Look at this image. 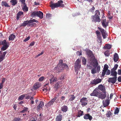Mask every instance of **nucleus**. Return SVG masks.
I'll return each mask as SVG.
<instances>
[{"instance_id":"1","label":"nucleus","mask_w":121,"mask_h":121,"mask_svg":"<svg viewBox=\"0 0 121 121\" xmlns=\"http://www.w3.org/2000/svg\"><path fill=\"white\" fill-rule=\"evenodd\" d=\"M92 65L94 67L91 70V73L92 74H95L99 71L100 67L99 66H98V63L96 60H94V62H93V64Z\"/></svg>"},{"instance_id":"2","label":"nucleus","mask_w":121,"mask_h":121,"mask_svg":"<svg viewBox=\"0 0 121 121\" xmlns=\"http://www.w3.org/2000/svg\"><path fill=\"white\" fill-rule=\"evenodd\" d=\"M63 1H62L60 0L58 1L56 3L51 4L50 6L52 9H54L55 8L59 7H63L65 6L64 4H63Z\"/></svg>"},{"instance_id":"3","label":"nucleus","mask_w":121,"mask_h":121,"mask_svg":"<svg viewBox=\"0 0 121 121\" xmlns=\"http://www.w3.org/2000/svg\"><path fill=\"white\" fill-rule=\"evenodd\" d=\"M31 14V16L32 17L37 16L41 19L43 17V13L40 11L37 12L34 11L32 12Z\"/></svg>"},{"instance_id":"4","label":"nucleus","mask_w":121,"mask_h":121,"mask_svg":"<svg viewBox=\"0 0 121 121\" xmlns=\"http://www.w3.org/2000/svg\"><path fill=\"white\" fill-rule=\"evenodd\" d=\"M96 12L95 15L93 16V20L92 21L95 22H99L100 21V19L99 18V16L98 15V14H99V11H97Z\"/></svg>"},{"instance_id":"5","label":"nucleus","mask_w":121,"mask_h":121,"mask_svg":"<svg viewBox=\"0 0 121 121\" xmlns=\"http://www.w3.org/2000/svg\"><path fill=\"white\" fill-rule=\"evenodd\" d=\"M81 60L79 59H78L75 61L74 64V67L76 71L78 70L80 67L81 65L80 64Z\"/></svg>"},{"instance_id":"6","label":"nucleus","mask_w":121,"mask_h":121,"mask_svg":"<svg viewBox=\"0 0 121 121\" xmlns=\"http://www.w3.org/2000/svg\"><path fill=\"white\" fill-rule=\"evenodd\" d=\"M68 67V65L66 64H64L62 65H59L58 66V65L56 69L58 70V72H60L62 70L64 69V68H67Z\"/></svg>"},{"instance_id":"7","label":"nucleus","mask_w":121,"mask_h":121,"mask_svg":"<svg viewBox=\"0 0 121 121\" xmlns=\"http://www.w3.org/2000/svg\"><path fill=\"white\" fill-rule=\"evenodd\" d=\"M35 22L37 23L38 22L35 19L30 20L27 21V26L30 27L34 26L35 24V23L33 22Z\"/></svg>"},{"instance_id":"8","label":"nucleus","mask_w":121,"mask_h":121,"mask_svg":"<svg viewBox=\"0 0 121 121\" xmlns=\"http://www.w3.org/2000/svg\"><path fill=\"white\" fill-rule=\"evenodd\" d=\"M98 28L101 33L103 38L104 39L107 36V35L106 33L105 30L104 29H101L99 27H98Z\"/></svg>"},{"instance_id":"9","label":"nucleus","mask_w":121,"mask_h":121,"mask_svg":"<svg viewBox=\"0 0 121 121\" xmlns=\"http://www.w3.org/2000/svg\"><path fill=\"white\" fill-rule=\"evenodd\" d=\"M117 76L113 78H110L108 79V81L109 82H111L113 84H114L117 81Z\"/></svg>"},{"instance_id":"10","label":"nucleus","mask_w":121,"mask_h":121,"mask_svg":"<svg viewBox=\"0 0 121 121\" xmlns=\"http://www.w3.org/2000/svg\"><path fill=\"white\" fill-rule=\"evenodd\" d=\"M101 81V79H95L93 80L91 83L92 84L96 85L100 82Z\"/></svg>"},{"instance_id":"11","label":"nucleus","mask_w":121,"mask_h":121,"mask_svg":"<svg viewBox=\"0 0 121 121\" xmlns=\"http://www.w3.org/2000/svg\"><path fill=\"white\" fill-rule=\"evenodd\" d=\"M84 118L86 120L89 119L90 121H91L92 119V117L89 114H86L84 116Z\"/></svg>"},{"instance_id":"12","label":"nucleus","mask_w":121,"mask_h":121,"mask_svg":"<svg viewBox=\"0 0 121 121\" xmlns=\"http://www.w3.org/2000/svg\"><path fill=\"white\" fill-rule=\"evenodd\" d=\"M87 98H86L83 97L80 100V102L81 103L82 105L85 106L87 105V103L85 102L86 101Z\"/></svg>"},{"instance_id":"13","label":"nucleus","mask_w":121,"mask_h":121,"mask_svg":"<svg viewBox=\"0 0 121 121\" xmlns=\"http://www.w3.org/2000/svg\"><path fill=\"white\" fill-rule=\"evenodd\" d=\"M99 93L95 90L93 91L92 93L90 95L91 96H95L98 97Z\"/></svg>"},{"instance_id":"14","label":"nucleus","mask_w":121,"mask_h":121,"mask_svg":"<svg viewBox=\"0 0 121 121\" xmlns=\"http://www.w3.org/2000/svg\"><path fill=\"white\" fill-rule=\"evenodd\" d=\"M106 96V93L104 92L103 93H99V94L98 96V97L103 99H104Z\"/></svg>"},{"instance_id":"15","label":"nucleus","mask_w":121,"mask_h":121,"mask_svg":"<svg viewBox=\"0 0 121 121\" xmlns=\"http://www.w3.org/2000/svg\"><path fill=\"white\" fill-rule=\"evenodd\" d=\"M40 86V84L39 83H36L34 85L33 88L34 90H36L39 88Z\"/></svg>"},{"instance_id":"16","label":"nucleus","mask_w":121,"mask_h":121,"mask_svg":"<svg viewBox=\"0 0 121 121\" xmlns=\"http://www.w3.org/2000/svg\"><path fill=\"white\" fill-rule=\"evenodd\" d=\"M6 53V52H4L2 55L0 56V62L3 61L4 59Z\"/></svg>"},{"instance_id":"17","label":"nucleus","mask_w":121,"mask_h":121,"mask_svg":"<svg viewBox=\"0 0 121 121\" xmlns=\"http://www.w3.org/2000/svg\"><path fill=\"white\" fill-rule=\"evenodd\" d=\"M119 56L118 54L115 53L113 57V60L115 62L117 61L119 59Z\"/></svg>"},{"instance_id":"18","label":"nucleus","mask_w":121,"mask_h":121,"mask_svg":"<svg viewBox=\"0 0 121 121\" xmlns=\"http://www.w3.org/2000/svg\"><path fill=\"white\" fill-rule=\"evenodd\" d=\"M52 78L50 79V83H52L53 82H56L57 80V79L55 77H54L53 75L51 76Z\"/></svg>"},{"instance_id":"19","label":"nucleus","mask_w":121,"mask_h":121,"mask_svg":"<svg viewBox=\"0 0 121 121\" xmlns=\"http://www.w3.org/2000/svg\"><path fill=\"white\" fill-rule=\"evenodd\" d=\"M98 89L101 91L104 92L105 91V86L102 84L99 85L98 86Z\"/></svg>"},{"instance_id":"20","label":"nucleus","mask_w":121,"mask_h":121,"mask_svg":"<svg viewBox=\"0 0 121 121\" xmlns=\"http://www.w3.org/2000/svg\"><path fill=\"white\" fill-rule=\"evenodd\" d=\"M57 97H55L54 98L52 99L48 103V105H52L54 102L55 101Z\"/></svg>"},{"instance_id":"21","label":"nucleus","mask_w":121,"mask_h":121,"mask_svg":"<svg viewBox=\"0 0 121 121\" xmlns=\"http://www.w3.org/2000/svg\"><path fill=\"white\" fill-rule=\"evenodd\" d=\"M62 116L61 114H59L56 118V121H61L62 120Z\"/></svg>"},{"instance_id":"22","label":"nucleus","mask_w":121,"mask_h":121,"mask_svg":"<svg viewBox=\"0 0 121 121\" xmlns=\"http://www.w3.org/2000/svg\"><path fill=\"white\" fill-rule=\"evenodd\" d=\"M103 104L104 106H108L109 104V100H106L103 101Z\"/></svg>"},{"instance_id":"23","label":"nucleus","mask_w":121,"mask_h":121,"mask_svg":"<svg viewBox=\"0 0 121 121\" xmlns=\"http://www.w3.org/2000/svg\"><path fill=\"white\" fill-rule=\"evenodd\" d=\"M1 4L2 6H4L5 7H10V6L8 4L6 1H2L1 3Z\"/></svg>"},{"instance_id":"24","label":"nucleus","mask_w":121,"mask_h":121,"mask_svg":"<svg viewBox=\"0 0 121 121\" xmlns=\"http://www.w3.org/2000/svg\"><path fill=\"white\" fill-rule=\"evenodd\" d=\"M2 45L4 46H9V43L7 42L6 40H4L2 42Z\"/></svg>"},{"instance_id":"25","label":"nucleus","mask_w":121,"mask_h":121,"mask_svg":"<svg viewBox=\"0 0 121 121\" xmlns=\"http://www.w3.org/2000/svg\"><path fill=\"white\" fill-rule=\"evenodd\" d=\"M23 13L22 12H19L17 14V19L18 20L20 16L23 15Z\"/></svg>"},{"instance_id":"26","label":"nucleus","mask_w":121,"mask_h":121,"mask_svg":"<svg viewBox=\"0 0 121 121\" xmlns=\"http://www.w3.org/2000/svg\"><path fill=\"white\" fill-rule=\"evenodd\" d=\"M117 73L115 71L113 70V69H112L111 70V75L114 77L116 76Z\"/></svg>"},{"instance_id":"27","label":"nucleus","mask_w":121,"mask_h":121,"mask_svg":"<svg viewBox=\"0 0 121 121\" xmlns=\"http://www.w3.org/2000/svg\"><path fill=\"white\" fill-rule=\"evenodd\" d=\"M83 112L81 111V110H79L78 111V115L77 116V117H80L82 115H83Z\"/></svg>"},{"instance_id":"28","label":"nucleus","mask_w":121,"mask_h":121,"mask_svg":"<svg viewBox=\"0 0 121 121\" xmlns=\"http://www.w3.org/2000/svg\"><path fill=\"white\" fill-rule=\"evenodd\" d=\"M112 113L109 110L107 111V112L106 114V116L108 117H110V116H112Z\"/></svg>"},{"instance_id":"29","label":"nucleus","mask_w":121,"mask_h":121,"mask_svg":"<svg viewBox=\"0 0 121 121\" xmlns=\"http://www.w3.org/2000/svg\"><path fill=\"white\" fill-rule=\"evenodd\" d=\"M10 2L13 6H14L17 4V0H11Z\"/></svg>"},{"instance_id":"30","label":"nucleus","mask_w":121,"mask_h":121,"mask_svg":"<svg viewBox=\"0 0 121 121\" xmlns=\"http://www.w3.org/2000/svg\"><path fill=\"white\" fill-rule=\"evenodd\" d=\"M15 37V35L13 34H11V35L9 36V40H13L14 39Z\"/></svg>"},{"instance_id":"31","label":"nucleus","mask_w":121,"mask_h":121,"mask_svg":"<svg viewBox=\"0 0 121 121\" xmlns=\"http://www.w3.org/2000/svg\"><path fill=\"white\" fill-rule=\"evenodd\" d=\"M61 109L62 111L65 112L67 111L68 108L67 106H62Z\"/></svg>"},{"instance_id":"32","label":"nucleus","mask_w":121,"mask_h":121,"mask_svg":"<svg viewBox=\"0 0 121 121\" xmlns=\"http://www.w3.org/2000/svg\"><path fill=\"white\" fill-rule=\"evenodd\" d=\"M25 96V95H23L20 96L18 98V100L19 101L22 100Z\"/></svg>"},{"instance_id":"33","label":"nucleus","mask_w":121,"mask_h":121,"mask_svg":"<svg viewBox=\"0 0 121 121\" xmlns=\"http://www.w3.org/2000/svg\"><path fill=\"white\" fill-rule=\"evenodd\" d=\"M112 47L111 45H110L109 44H106V45L105 48H106L108 49H110Z\"/></svg>"},{"instance_id":"34","label":"nucleus","mask_w":121,"mask_h":121,"mask_svg":"<svg viewBox=\"0 0 121 121\" xmlns=\"http://www.w3.org/2000/svg\"><path fill=\"white\" fill-rule=\"evenodd\" d=\"M23 11L25 12H27L28 11V8L26 5H25L23 8Z\"/></svg>"},{"instance_id":"35","label":"nucleus","mask_w":121,"mask_h":121,"mask_svg":"<svg viewBox=\"0 0 121 121\" xmlns=\"http://www.w3.org/2000/svg\"><path fill=\"white\" fill-rule=\"evenodd\" d=\"M70 97L69 99V100L70 101H72L75 98V97L73 95H70Z\"/></svg>"},{"instance_id":"36","label":"nucleus","mask_w":121,"mask_h":121,"mask_svg":"<svg viewBox=\"0 0 121 121\" xmlns=\"http://www.w3.org/2000/svg\"><path fill=\"white\" fill-rule=\"evenodd\" d=\"M59 85V84L58 83H56L55 84V86L54 87L55 90V91H56L58 89V86Z\"/></svg>"},{"instance_id":"37","label":"nucleus","mask_w":121,"mask_h":121,"mask_svg":"<svg viewBox=\"0 0 121 121\" xmlns=\"http://www.w3.org/2000/svg\"><path fill=\"white\" fill-rule=\"evenodd\" d=\"M106 20L105 19H104L103 20V22H102V24L103 26L104 27H106L107 26L106 25Z\"/></svg>"},{"instance_id":"38","label":"nucleus","mask_w":121,"mask_h":121,"mask_svg":"<svg viewBox=\"0 0 121 121\" xmlns=\"http://www.w3.org/2000/svg\"><path fill=\"white\" fill-rule=\"evenodd\" d=\"M9 47L8 46H3L1 48V50L2 51L6 50Z\"/></svg>"},{"instance_id":"39","label":"nucleus","mask_w":121,"mask_h":121,"mask_svg":"<svg viewBox=\"0 0 121 121\" xmlns=\"http://www.w3.org/2000/svg\"><path fill=\"white\" fill-rule=\"evenodd\" d=\"M27 21H25L22 23L21 25V26H25L26 25L27 26Z\"/></svg>"},{"instance_id":"40","label":"nucleus","mask_w":121,"mask_h":121,"mask_svg":"<svg viewBox=\"0 0 121 121\" xmlns=\"http://www.w3.org/2000/svg\"><path fill=\"white\" fill-rule=\"evenodd\" d=\"M119 112V109L118 108L116 107V108L115 111L114 112V114H117Z\"/></svg>"},{"instance_id":"41","label":"nucleus","mask_w":121,"mask_h":121,"mask_svg":"<svg viewBox=\"0 0 121 121\" xmlns=\"http://www.w3.org/2000/svg\"><path fill=\"white\" fill-rule=\"evenodd\" d=\"M108 66L106 64L105 65L104 68V70L106 71V70H108Z\"/></svg>"},{"instance_id":"42","label":"nucleus","mask_w":121,"mask_h":121,"mask_svg":"<svg viewBox=\"0 0 121 121\" xmlns=\"http://www.w3.org/2000/svg\"><path fill=\"white\" fill-rule=\"evenodd\" d=\"M28 109V108H24L23 110L21 111V112L22 113H24L27 111Z\"/></svg>"},{"instance_id":"43","label":"nucleus","mask_w":121,"mask_h":121,"mask_svg":"<svg viewBox=\"0 0 121 121\" xmlns=\"http://www.w3.org/2000/svg\"><path fill=\"white\" fill-rule=\"evenodd\" d=\"M118 67V65L117 64L115 65L114 68L112 69H113V70L115 71L116 70Z\"/></svg>"},{"instance_id":"44","label":"nucleus","mask_w":121,"mask_h":121,"mask_svg":"<svg viewBox=\"0 0 121 121\" xmlns=\"http://www.w3.org/2000/svg\"><path fill=\"white\" fill-rule=\"evenodd\" d=\"M113 95H114L115 97H117L116 95L114 93L113 94V93H112L110 95V99H111L112 98V97L113 96Z\"/></svg>"},{"instance_id":"45","label":"nucleus","mask_w":121,"mask_h":121,"mask_svg":"<svg viewBox=\"0 0 121 121\" xmlns=\"http://www.w3.org/2000/svg\"><path fill=\"white\" fill-rule=\"evenodd\" d=\"M65 75L64 74H62L61 76V77L59 79L60 80H62L64 79L65 78Z\"/></svg>"},{"instance_id":"46","label":"nucleus","mask_w":121,"mask_h":121,"mask_svg":"<svg viewBox=\"0 0 121 121\" xmlns=\"http://www.w3.org/2000/svg\"><path fill=\"white\" fill-rule=\"evenodd\" d=\"M105 55L107 56H108L109 55V52L108 51H106L104 53Z\"/></svg>"},{"instance_id":"47","label":"nucleus","mask_w":121,"mask_h":121,"mask_svg":"<svg viewBox=\"0 0 121 121\" xmlns=\"http://www.w3.org/2000/svg\"><path fill=\"white\" fill-rule=\"evenodd\" d=\"M96 32L97 36H100L101 33L98 30H97L96 31Z\"/></svg>"},{"instance_id":"48","label":"nucleus","mask_w":121,"mask_h":121,"mask_svg":"<svg viewBox=\"0 0 121 121\" xmlns=\"http://www.w3.org/2000/svg\"><path fill=\"white\" fill-rule=\"evenodd\" d=\"M64 64H65L63 63V61L62 60H60L59 61V64L58 65V66H59V65H64Z\"/></svg>"},{"instance_id":"49","label":"nucleus","mask_w":121,"mask_h":121,"mask_svg":"<svg viewBox=\"0 0 121 121\" xmlns=\"http://www.w3.org/2000/svg\"><path fill=\"white\" fill-rule=\"evenodd\" d=\"M97 37L98 39V40H99L98 41L99 42H102V39L101 37L100 36H97Z\"/></svg>"},{"instance_id":"50","label":"nucleus","mask_w":121,"mask_h":121,"mask_svg":"<svg viewBox=\"0 0 121 121\" xmlns=\"http://www.w3.org/2000/svg\"><path fill=\"white\" fill-rule=\"evenodd\" d=\"M82 63L84 65H85L86 64V60L85 58H84L82 60Z\"/></svg>"},{"instance_id":"51","label":"nucleus","mask_w":121,"mask_h":121,"mask_svg":"<svg viewBox=\"0 0 121 121\" xmlns=\"http://www.w3.org/2000/svg\"><path fill=\"white\" fill-rule=\"evenodd\" d=\"M106 74L107 75H109L110 73V71L109 70H107L106 71Z\"/></svg>"},{"instance_id":"52","label":"nucleus","mask_w":121,"mask_h":121,"mask_svg":"<svg viewBox=\"0 0 121 121\" xmlns=\"http://www.w3.org/2000/svg\"><path fill=\"white\" fill-rule=\"evenodd\" d=\"M40 102L38 106H42L44 105V103L42 101H40Z\"/></svg>"},{"instance_id":"53","label":"nucleus","mask_w":121,"mask_h":121,"mask_svg":"<svg viewBox=\"0 0 121 121\" xmlns=\"http://www.w3.org/2000/svg\"><path fill=\"white\" fill-rule=\"evenodd\" d=\"M105 73H106V71L105 70H103V72L102 74V76H104Z\"/></svg>"},{"instance_id":"54","label":"nucleus","mask_w":121,"mask_h":121,"mask_svg":"<svg viewBox=\"0 0 121 121\" xmlns=\"http://www.w3.org/2000/svg\"><path fill=\"white\" fill-rule=\"evenodd\" d=\"M30 38V37L29 36L27 37L26 39H25L24 40V41L25 42H26L28 41Z\"/></svg>"},{"instance_id":"55","label":"nucleus","mask_w":121,"mask_h":121,"mask_svg":"<svg viewBox=\"0 0 121 121\" xmlns=\"http://www.w3.org/2000/svg\"><path fill=\"white\" fill-rule=\"evenodd\" d=\"M33 97H31V98L30 99V100H31V102L30 103L31 104H33L34 103V101H33Z\"/></svg>"},{"instance_id":"56","label":"nucleus","mask_w":121,"mask_h":121,"mask_svg":"<svg viewBox=\"0 0 121 121\" xmlns=\"http://www.w3.org/2000/svg\"><path fill=\"white\" fill-rule=\"evenodd\" d=\"M51 16V15L49 13H47L46 14V17L48 18H49Z\"/></svg>"},{"instance_id":"57","label":"nucleus","mask_w":121,"mask_h":121,"mask_svg":"<svg viewBox=\"0 0 121 121\" xmlns=\"http://www.w3.org/2000/svg\"><path fill=\"white\" fill-rule=\"evenodd\" d=\"M44 78V77H41L39 78V81H42L43 80Z\"/></svg>"},{"instance_id":"58","label":"nucleus","mask_w":121,"mask_h":121,"mask_svg":"<svg viewBox=\"0 0 121 121\" xmlns=\"http://www.w3.org/2000/svg\"><path fill=\"white\" fill-rule=\"evenodd\" d=\"M81 52H80L79 51H77V55L79 56L81 55Z\"/></svg>"},{"instance_id":"59","label":"nucleus","mask_w":121,"mask_h":121,"mask_svg":"<svg viewBox=\"0 0 121 121\" xmlns=\"http://www.w3.org/2000/svg\"><path fill=\"white\" fill-rule=\"evenodd\" d=\"M43 52H42L40 53H39V54L38 55H37L36 56V57H38V56H40V55H42V54H43Z\"/></svg>"},{"instance_id":"60","label":"nucleus","mask_w":121,"mask_h":121,"mask_svg":"<svg viewBox=\"0 0 121 121\" xmlns=\"http://www.w3.org/2000/svg\"><path fill=\"white\" fill-rule=\"evenodd\" d=\"M5 78H3L2 79V81L1 83L3 84V83L5 82Z\"/></svg>"},{"instance_id":"61","label":"nucleus","mask_w":121,"mask_h":121,"mask_svg":"<svg viewBox=\"0 0 121 121\" xmlns=\"http://www.w3.org/2000/svg\"><path fill=\"white\" fill-rule=\"evenodd\" d=\"M35 43L34 42H32L30 44V46H33L34 45V44Z\"/></svg>"},{"instance_id":"62","label":"nucleus","mask_w":121,"mask_h":121,"mask_svg":"<svg viewBox=\"0 0 121 121\" xmlns=\"http://www.w3.org/2000/svg\"><path fill=\"white\" fill-rule=\"evenodd\" d=\"M118 81L119 82H121V76H120L118 78Z\"/></svg>"},{"instance_id":"63","label":"nucleus","mask_w":121,"mask_h":121,"mask_svg":"<svg viewBox=\"0 0 121 121\" xmlns=\"http://www.w3.org/2000/svg\"><path fill=\"white\" fill-rule=\"evenodd\" d=\"M118 74L119 75H121V69H119L118 71Z\"/></svg>"},{"instance_id":"64","label":"nucleus","mask_w":121,"mask_h":121,"mask_svg":"<svg viewBox=\"0 0 121 121\" xmlns=\"http://www.w3.org/2000/svg\"><path fill=\"white\" fill-rule=\"evenodd\" d=\"M3 84L2 83H0V89H1L3 87Z\"/></svg>"}]
</instances>
